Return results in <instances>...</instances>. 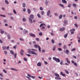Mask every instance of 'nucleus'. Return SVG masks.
Listing matches in <instances>:
<instances>
[{
	"label": "nucleus",
	"instance_id": "nucleus-15",
	"mask_svg": "<svg viewBox=\"0 0 80 80\" xmlns=\"http://www.w3.org/2000/svg\"><path fill=\"white\" fill-rule=\"evenodd\" d=\"M54 75L55 76H56V77H57L60 78V76H59V75L58 73H55L54 74Z\"/></svg>",
	"mask_w": 80,
	"mask_h": 80
},
{
	"label": "nucleus",
	"instance_id": "nucleus-47",
	"mask_svg": "<svg viewBox=\"0 0 80 80\" xmlns=\"http://www.w3.org/2000/svg\"><path fill=\"white\" fill-rule=\"evenodd\" d=\"M44 62L45 65L48 64V62H47V61H44Z\"/></svg>",
	"mask_w": 80,
	"mask_h": 80
},
{
	"label": "nucleus",
	"instance_id": "nucleus-51",
	"mask_svg": "<svg viewBox=\"0 0 80 80\" xmlns=\"http://www.w3.org/2000/svg\"><path fill=\"white\" fill-rule=\"evenodd\" d=\"M74 65H75V66H76V67L77 66V63L76 62H74L73 63Z\"/></svg>",
	"mask_w": 80,
	"mask_h": 80
},
{
	"label": "nucleus",
	"instance_id": "nucleus-61",
	"mask_svg": "<svg viewBox=\"0 0 80 80\" xmlns=\"http://www.w3.org/2000/svg\"><path fill=\"white\" fill-rule=\"evenodd\" d=\"M0 43H3V41L1 39H0Z\"/></svg>",
	"mask_w": 80,
	"mask_h": 80
},
{
	"label": "nucleus",
	"instance_id": "nucleus-29",
	"mask_svg": "<svg viewBox=\"0 0 80 80\" xmlns=\"http://www.w3.org/2000/svg\"><path fill=\"white\" fill-rule=\"evenodd\" d=\"M51 42H52V44H54V43H55V41H54V40L52 39L51 40Z\"/></svg>",
	"mask_w": 80,
	"mask_h": 80
},
{
	"label": "nucleus",
	"instance_id": "nucleus-4",
	"mask_svg": "<svg viewBox=\"0 0 80 80\" xmlns=\"http://www.w3.org/2000/svg\"><path fill=\"white\" fill-rule=\"evenodd\" d=\"M34 47L35 48H38V49L39 50V52H41V47H40V46H38V45H37V44H35L34 45Z\"/></svg>",
	"mask_w": 80,
	"mask_h": 80
},
{
	"label": "nucleus",
	"instance_id": "nucleus-59",
	"mask_svg": "<svg viewBox=\"0 0 80 80\" xmlns=\"http://www.w3.org/2000/svg\"><path fill=\"white\" fill-rule=\"evenodd\" d=\"M74 26L76 27H78V25L77 24H75Z\"/></svg>",
	"mask_w": 80,
	"mask_h": 80
},
{
	"label": "nucleus",
	"instance_id": "nucleus-39",
	"mask_svg": "<svg viewBox=\"0 0 80 80\" xmlns=\"http://www.w3.org/2000/svg\"><path fill=\"white\" fill-rule=\"evenodd\" d=\"M42 35L43 33H42V32H40L39 33V35H40V36H42Z\"/></svg>",
	"mask_w": 80,
	"mask_h": 80
},
{
	"label": "nucleus",
	"instance_id": "nucleus-36",
	"mask_svg": "<svg viewBox=\"0 0 80 80\" xmlns=\"http://www.w3.org/2000/svg\"><path fill=\"white\" fill-rule=\"evenodd\" d=\"M76 50V49L75 48H74L73 49H72L71 50L72 52H74V51H75V50Z\"/></svg>",
	"mask_w": 80,
	"mask_h": 80
},
{
	"label": "nucleus",
	"instance_id": "nucleus-26",
	"mask_svg": "<svg viewBox=\"0 0 80 80\" xmlns=\"http://www.w3.org/2000/svg\"><path fill=\"white\" fill-rule=\"evenodd\" d=\"M73 6L75 8L77 7V4H76L74 3L73 4Z\"/></svg>",
	"mask_w": 80,
	"mask_h": 80
},
{
	"label": "nucleus",
	"instance_id": "nucleus-42",
	"mask_svg": "<svg viewBox=\"0 0 80 80\" xmlns=\"http://www.w3.org/2000/svg\"><path fill=\"white\" fill-rule=\"evenodd\" d=\"M75 31V29L74 28L70 30V32H72V31Z\"/></svg>",
	"mask_w": 80,
	"mask_h": 80
},
{
	"label": "nucleus",
	"instance_id": "nucleus-13",
	"mask_svg": "<svg viewBox=\"0 0 80 80\" xmlns=\"http://www.w3.org/2000/svg\"><path fill=\"white\" fill-rule=\"evenodd\" d=\"M11 70H13V71H18V70L17 69H15L13 68H11Z\"/></svg>",
	"mask_w": 80,
	"mask_h": 80
},
{
	"label": "nucleus",
	"instance_id": "nucleus-38",
	"mask_svg": "<svg viewBox=\"0 0 80 80\" xmlns=\"http://www.w3.org/2000/svg\"><path fill=\"white\" fill-rule=\"evenodd\" d=\"M58 50L59 51H62V49L61 48H58Z\"/></svg>",
	"mask_w": 80,
	"mask_h": 80
},
{
	"label": "nucleus",
	"instance_id": "nucleus-57",
	"mask_svg": "<svg viewBox=\"0 0 80 80\" xmlns=\"http://www.w3.org/2000/svg\"><path fill=\"white\" fill-rule=\"evenodd\" d=\"M41 29H42V30H44L45 29V27L42 26L41 28Z\"/></svg>",
	"mask_w": 80,
	"mask_h": 80
},
{
	"label": "nucleus",
	"instance_id": "nucleus-12",
	"mask_svg": "<svg viewBox=\"0 0 80 80\" xmlns=\"http://www.w3.org/2000/svg\"><path fill=\"white\" fill-rule=\"evenodd\" d=\"M62 2L65 4H66L67 3V2L66 0H62Z\"/></svg>",
	"mask_w": 80,
	"mask_h": 80
},
{
	"label": "nucleus",
	"instance_id": "nucleus-45",
	"mask_svg": "<svg viewBox=\"0 0 80 80\" xmlns=\"http://www.w3.org/2000/svg\"><path fill=\"white\" fill-rule=\"evenodd\" d=\"M33 10L34 11H37V9L35 8H34L33 9Z\"/></svg>",
	"mask_w": 80,
	"mask_h": 80
},
{
	"label": "nucleus",
	"instance_id": "nucleus-58",
	"mask_svg": "<svg viewBox=\"0 0 80 80\" xmlns=\"http://www.w3.org/2000/svg\"><path fill=\"white\" fill-rule=\"evenodd\" d=\"M36 40H37V41H39V38H36Z\"/></svg>",
	"mask_w": 80,
	"mask_h": 80
},
{
	"label": "nucleus",
	"instance_id": "nucleus-52",
	"mask_svg": "<svg viewBox=\"0 0 80 80\" xmlns=\"http://www.w3.org/2000/svg\"><path fill=\"white\" fill-rule=\"evenodd\" d=\"M3 71L4 72H5V73H7V71H6V70H5L3 69Z\"/></svg>",
	"mask_w": 80,
	"mask_h": 80
},
{
	"label": "nucleus",
	"instance_id": "nucleus-1",
	"mask_svg": "<svg viewBox=\"0 0 80 80\" xmlns=\"http://www.w3.org/2000/svg\"><path fill=\"white\" fill-rule=\"evenodd\" d=\"M31 50H32V51H31V53H32V54L35 55H37V53L34 52H37V50L34 49H32Z\"/></svg>",
	"mask_w": 80,
	"mask_h": 80
},
{
	"label": "nucleus",
	"instance_id": "nucleus-5",
	"mask_svg": "<svg viewBox=\"0 0 80 80\" xmlns=\"http://www.w3.org/2000/svg\"><path fill=\"white\" fill-rule=\"evenodd\" d=\"M64 24H63V26H66V25L68 24V21L65 20L63 22Z\"/></svg>",
	"mask_w": 80,
	"mask_h": 80
},
{
	"label": "nucleus",
	"instance_id": "nucleus-49",
	"mask_svg": "<svg viewBox=\"0 0 80 80\" xmlns=\"http://www.w3.org/2000/svg\"><path fill=\"white\" fill-rule=\"evenodd\" d=\"M3 21H4V23H6V22H7V20L6 19L4 20Z\"/></svg>",
	"mask_w": 80,
	"mask_h": 80
},
{
	"label": "nucleus",
	"instance_id": "nucleus-48",
	"mask_svg": "<svg viewBox=\"0 0 80 80\" xmlns=\"http://www.w3.org/2000/svg\"><path fill=\"white\" fill-rule=\"evenodd\" d=\"M22 21H23V22H25V21H26V19L25 18H23Z\"/></svg>",
	"mask_w": 80,
	"mask_h": 80
},
{
	"label": "nucleus",
	"instance_id": "nucleus-28",
	"mask_svg": "<svg viewBox=\"0 0 80 80\" xmlns=\"http://www.w3.org/2000/svg\"><path fill=\"white\" fill-rule=\"evenodd\" d=\"M7 37L8 39H10V38H11V37H10V36L9 35V34L8 35Z\"/></svg>",
	"mask_w": 80,
	"mask_h": 80
},
{
	"label": "nucleus",
	"instance_id": "nucleus-41",
	"mask_svg": "<svg viewBox=\"0 0 80 80\" xmlns=\"http://www.w3.org/2000/svg\"><path fill=\"white\" fill-rule=\"evenodd\" d=\"M62 15L61 14L59 16V18L60 19H61V18H62Z\"/></svg>",
	"mask_w": 80,
	"mask_h": 80
},
{
	"label": "nucleus",
	"instance_id": "nucleus-34",
	"mask_svg": "<svg viewBox=\"0 0 80 80\" xmlns=\"http://www.w3.org/2000/svg\"><path fill=\"white\" fill-rule=\"evenodd\" d=\"M19 39L20 41H24V39H23L22 38H20Z\"/></svg>",
	"mask_w": 80,
	"mask_h": 80
},
{
	"label": "nucleus",
	"instance_id": "nucleus-31",
	"mask_svg": "<svg viewBox=\"0 0 80 80\" xmlns=\"http://www.w3.org/2000/svg\"><path fill=\"white\" fill-rule=\"evenodd\" d=\"M65 71L66 73H67V74H69V72H68V71L67 70H65Z\"/></svg>",
	"mask_w": 80,
	"mask_h": 80
},
{
	"label": "nucleus",
	"instance_id": "nucleus-2",
	"mask_svg": "<svg viewBox=\"0 0 80 80\" xmlns=\"http://www.w3.org/2000/svg\"><path fill=\"white\" fill-rule=\"evenodd\" d=\"M33 19V15H31L30 16V17L29 18V21L30 23H33L32 19Z\"/></svg>",
	"mask_w": 80,
	"mask_h": 80
},
{
	"label": "nucleus",
	"instance_id": "nucleus-3",
	"mask_svg": "<svg viewBox=\"0 0 80 80\" xmlns=\"http://www.w3.org/2000/svg\"><path fill=\"white\" fill-rule=\"evenodd\" d=\"M52 59L53 60H54V61H55L56 62H57V63H59V62H60V60L58 58H56L55 57H53L52 58Z\"/></svg>",
	"mask_w": 80,
	"mask_h": 80
},
{
	"label": "nucleus",
	"instance_id": "nucleus-23",
	"mask_svg": "<svg viewBox=\"0 0 80 80\" xmlns=\"http://www.w3.org/2000/svg\"><path fill=\"white\" fill-rule=\"evenodd\" d=\"M63 48L64 49H67V46H66V45H64L63 46Z\"/></svg>",
	"mask_w": 80,
	"mask_h": 80
},
{
	"label": "nucleus",
	"instance_id": "nucleus-27",
	"mask_svg": "<svg viewBox=\"0 0 80 80\" xmlns=\"http://www.w3.org/2000/svg\"><path fill=\"white\" fill-rule=\"evenodd\" d=\"M45 26V23H42L40 25V27H42V26Z\"/></svg>",
	"mask_w": 80,
	"mask_h": 80
},
{
	"label": "nucleus",
	"instance_id": "nucleus-54",
	"mask_svg": "<svg viewBox=\"0 0 80 80\" xmlns=\"http://www.w3.org/2000/svg\"><path fill=\"white\" fill-rule=\"evenodd\" d=\"M23 12H26V9H25V8H24L23 9Z\"/></svg>",
	"mask_w": 80,
	"mask_h": 80
},
{
	"label": "nucleus",
	"instance_id": "nucleus-9",
	"mask_svg": "<svg viewBox=\"0 0 80 80\" xmlns=\"http://www.w3.org/2000/svg\"><path fill=\"white\" fill-rule=\"evenodd\" d=\"M64 52L66 54H68V53H69V50H66V51H64Z\"/></svg>",
	"mask_w": 80,
	"mask_h": 80
},
{
	"label": "nucleus",
	"instance_id": "nucleus-18",
	"mask_svg": "<svg viewBox=\"0 0 80 80\" xmlns=\"http://www.w3.org/2000/svg\"><path fill=\"white\" fill-rule=\"evenodd\" d=\"M31 10L30 9H28V14H30V12Z\"/></svg>",
	"mask_w": 80,
	"mask_h": 80
},
{
	"label": "nucleus",
	"instance_id": "nucleus-37",
	"mask_svg": "<svg viewBox=\"0 0 80 80\" xmlns=\"http://www.w3.org/2000/svg\"><path fill=\"white\" fill-rule=\"evenodd\" d=\"M13 12L14 14H17V12L15 9L13 10Z\"/></svg>",
	"mask_w": 80,
	"mask_h": 80
},
{
	"label": "nucleus",
	"instance_id": "nucleus-46",
	"mask_svg": "<svg viewBox=\"0 0 80 80\" xmlns=\"http://www.w3.org/2000/svg\"><path fill=\"white\" fill-rule=\"evenodd\" d=\"M25 55H27L28 57H30V56H31V55H30V54H27V53H25Z\"/></svg>",
	"mask_w": 80,
	"mask_h": 80
},
{
	"label": "nucleus",
	"instance_id": "nucleus-11",
	"mask_svg": "<svg viewBox=\"0 0 80 80\" xmlns=\"http://www.w3.org/2000/svg\"><path fill=\"white\" fill-rule=\"evenodd\" d=\"M23 52V53H24V51L22 50H21V52H20V54L21 55H23V52Z\"/></svg>",
	"mask_w": 80,
	"mask_h": 80
},
{
	"label": "nucleus",
	"instance_id": "nucleus-17",
	"mask_svg": "<svg viewBox=\"0 0 80 80\" xmlns=\"http://www.w3.org/2000/svg\"><path fill=\"white\" fill-rule=\"evenodd\" d=\"M66 59L68 63H70V61H68V58H66Z\"/></svg>",
	"mask_w": 80,
	"mask_h": 80
},
{
	"label": "nucleus",
	"instance_id": "nucleus-53",
	"mask_svg": "<svg viewBox=\"0 0 80 80\" xmlns=\"http://www.w3.org/2000/svg\"><path fill=\"white\" fill-rule=\"evenodd\" d=\"M27 75L28 77H32V76L29 74H27Z\"/></svg>",
	"mask_w": 80,
	"mask_h": 80
},
{
	"label": "nucleus",
	"instance_id": "nucleus-50",
	"mask_svg": "<svg viewBox=\"0 0 80 80\" xmlns=\"http://www.w3.org/2000/svg\"><path fill=\"white\" fill-rule=\"evenodd\" d=\"M14 58H17V53H15L14 55Z\"/></svg>",
	"mask_w": 80,
	"mask_h": 80
},
{
	"label": "nucleus",
	"instance_id": "nucleus-22",
	"mask_svg": "<svg viewBox=\"0 0 80 80\" xmlns=\"http://www.w3.org/2000/svg\"><path fill=\"white\" fill-rule=\"evenodd\" d=\"M49 3V1H45V4H46V5H48Z\"/></svg>",
	"mask_w": 80,
	"mask_h": 80
},
{
	"label": "nucleus",
	"instance_id": "nucleus-10",
	"mask_svg": "<svg viewBox=\"0 0 80 80\" xmlns=\"http://www.w3.org/2000/svg\"><path fill=\"white\" fill-rule=\"evenodd\" d=\"M37 65L38 67H40L42 65V63L40 62H39L37 64Z\"/></svg>",
	"mask_w": 80,
	"mask_h": 80
},
{
	"label": "nucleus",
	"instance_id": "nucleus-40",
	"mask_svg": "<svg viewBox=\"0 0 80 80\" xmlns=\"http://www.w3.org/2000/svg\"><path fill=\"white\" fill-rule=\"evenodd\" d=\"M0 17H6V16L5 15H2L1 14H0Z\"/></svg>",
	"mask_w": 80,
	"mask_h": 80
},
{
	"label": "nucleus",
	"instance_id": "nucleus-43",
	"mask_svg": "<svg viewBox=\"0 0 80 80\" xmlns=\"http://www.w3.org/2000/svg\"><path fill=\"white\" fill-rule=\"evenodd\" d=\"M23 60H24V61H26H26H27V59L26 58H24Z\"/></svg>",
	"mask_w": 80,
	"mask_h": 80
},
{
	"label": "nucleus",
	"instance_id": "nucleus-30",
	"mask_svg": "<svg viewBox=\"0 0 80 80\" xmlns=\"http://www.w3.org/2000/svg\"><path fill=\"white\" fill-rule=\"evenodd\" d=\"M67 36H68V33H66L64 36V38H67Z\"/></svg>",
	"mask_w": 80,
	"mask_h": 80
},
{
	"label": "nucleus",
	"instance_id": "nucleus-20",
	"mask_svg": "<svg viewBox=\"0 0 80 80\" xmlns=\"http://www.w3.org/2000/svg\"><path fill=\"white\" fill-rule=\"evenodd\" d=\"M56 49V46H54L52 50L53 51H55V50Z\"/></svg>",
	"mask_w": 80,
	"mask_h": 80
},
{
	"label": "nucleus",
	"instance_id": "nucleus-19",
	"mask_svg": "<svg viewBox=\"0 0 80 80\" xmlns=\"http://www.w3.org/2000/svg\"><path fill=\"white\" fill-rule=\"evenodd\" d=\"M55 79H56V80H61V78H59L58 77H55Z\"/></svg>",
	"mask_w": 80,
	"mask_h": 80
},
{
	"label": "nucleus",
	"instance_id": "nucleus-6",
	"mask_svg": "<svg viewBox=\"0 0 80 80\" xmlns=\"http://www.w3.org/2000/svg\"><path fill=\"white\" fill-rule=\"evenodd\" d=\"M29 35L31 37H36V36L35 34L31 33H29Z\"/></svg>",
	"mask_w": 80,
	"mask_h": 80
},
{
	"label": "nucleus",
	"instance_id": "nucleus-64",
	"mask_svg": "<svg viewBox=\"0 0 80 80\" xmlns=\"http://www.w3.org/2000/svg\"><path fill=\"white\" fill-rule=\"evenodd\" d=\"M10 18L11 20H13V17H10Z\"/></svg>",
	"mask_w": 80,
	"mask_h": 80
},
{
	"label": "nucleus",
	"instance_id": "nucleus-14",
	"mask_svg": "<svg viewBox=\"0 0 80 80\" xmlns=\"http://www.w3.org/2000/svg\"><path fill=\"white\" fill-rule=\"evenodd\" d=\"M10 53L12 55H14V52H13V50H10Z\"/></svg>",
	"mask_w": 80,
	"mask_h": 80
},
{
	"label": "nucleus",
	"instance_id": "nucleus-16",
	"mask_svg": "<svg viewBox=\"0 0 80 80\" xmlns=\"http://www.w3.org/2000/svg\"><path fill=\"white\" fill-rule=\"evenodd\" d=\"M50 10L48 11L47 12V16H48L50 15Z\"/></svg>",
	"mask_w": 80,
	"mask_h": 80
},
{
	"label": "nucleus",
	"instance_id": "nucleus-32",
	"mask_svg": "<svg viewBox=\"0 0 80 80\" xmlns=\"http://www.w3.org/2000/svg\"><path fill=\"white\" fill-rule=\"evenodd\" d=\"M26 6V4H25V3H23L22 4V7H23V8H25V6Z\"/></svg>",
	"mask_w": 80,
	"mask_h": 80
},
{
	"label": "nucleus",
	"instance_id": "nucleus-24",
	"mask_svg": "<svg viewBox=\"0 0 80 80\" xmlns=\"http://www.w3.org/2000/svg\"><path fill=\"white\" fill-rule=\"evenodd\" d=\"M59 6H60L62 7H63V8H64V6L63 5V4H59Z\"/></svg>",
	"mask_w": 80,
	"mask_h": 80
},
{
	"label": "nucleus",
	"instance_id": "nucleus-56",
	"mask_svg": "<svg viewBox=\"0 0 80 80\" xmlns=\"http://www.w3.org/2000/svg\"><path fill=\"white\" fill-rule=\"evenodd\" d=\"M28 51L29 53H30V52H31V51L30 50V49H28Z\"/></svg>",
	"mask_w": 80,
	"mask_h": 80
},
{
	"label": "nucleus",
	"instance_id": "nucleus-62",
	"mask_svg": "<svg viewBox=\"0 0 80 80\" xmlns=\"http://www.w3.org/2000/svg\"><path fill=\"white\" fill-rule=\"evenodd\" d=\"M51 35H52V36H53V35H54V33H53V32H51Z\"/></svg>",
	"mask_w": 80,
	"mask_h": 80
},
{
	"label": "nucleus",
	"instance_id": "nucleus-35",
	"mask_svg": "<svg viewBox=\"0 0 80 80\" xmlns=\"http://www.w3.org/2000/svg\"><path fill=\"white\" fill-rule=\"evenodd\" d=\"M37 16L38 17V18H41V16H40V15L39 14H38L37 15Z\"/></svg>",
	"mask_w": 80,
	"mask_h": 80
},
{
	"label": "nucleus",
	"instance_id": "nucleus-63",
	"mask_svg": "<svg viewBox=\"0 0 80 80\" xmlns=\"http://www.w3.org/2000/svg\"><path fill=\"white\" fill-rule=\"evenodd\" d=\"M41 14L42 15H44V12L43 11H42L41 12Z\"/></svg>",
	"mask_w": 80,
	"mask_h": 80
},
{
	"label": "nucleus",
	"instance_id": "nucleus-21",
	"mask_svg": "<svg viewBox=\"0 0 80 80\" xmlns=\"http://www.w3.org/2000/svg\"><path fill=\"white\" fill-rule=\"evenodd\" d=\"M5 2L6 3V4H7V5H8V4H9V3L8 2V0H5Z\"/></svg>",
	"mask_w": 80,
	"mask_h": 80
},
{
	"label": "nucleus",
	"instance_id": "nucleus-60",
	"mask_svg": "<svg viewBox=\"0 0 80 80\" xmlns=\"http://www.w3.org/2000/svg\"><path fill=\"white\" fill-rule=\"evenodd\" d=\"M68 7H69V8H70V7H71V4H69V5H68Z\"/></svg>",
	"mask_w": 80,
	"mask_h": 80
},
{
	"label": "nucleus",
	"instance_id": "nucleus-25",
	"mask_svg": "<svg viewBox=\"0 0 80 80\" xmlns=\"http://www.w3.org/2000/svg\"><path fill=\"white\" fill-rule=\"evenodd\" d=\"M0 30H1V33L2 34H3V33H4V31H3L2 30V29H0Z\"/></svg>",
	"mask_w": 80,
	"mask_h": 80
},
{
	"label": "nucleus",
	"instance_id": "nucleus-33",
	"mask_svg": "<svg viewBox=\"0 0 80 80\" xmlns=\"http://www.w3.org/2000/svg\"><path fill=\"white\" fill-rule=\"evenodd\" d=\"M63 60H62L60 62V65H63Z\"/></svg>",
	"mask_w": 80,
	"mask_h": 80
},
{
	"label": "nucleus",
	"instance_id": "nucleus-55",
	"mask_svg": "<svg viewBox=\"0 0 80 80\" xmlns=\"http://www.w3.org/2000/svg\"><path fill=\"white\" fill-rule=\"evenodd\" d=\"M40 10H43V8L42 7H40Z\"/></svg>",
	"mask_w": 80,
	"mask_h": 80
},
{
	"label": "nucleus",
	"instance_id": "nucleus-7",
	"mask_svg": "<svg viewBox=\"0 0 80 80\" xmlns=\"http://www.w3.org/2000/svg\"><path fill=\"white\" fill-rule=\"evenodd\" d=\"M23 33L24 34H26V33H28V31L25 29H24L23 30Z\"/></svg>",
	"mask_w": 80,
	"mask_h": 80
},
{
	"label": "nucleus",
	"instance_id": "nucleus-8",
	"mask_svg": "<svg viewBox=\"0 0 80 80\" xmlns=\"http://www.w3.org/2000/svg\"><path fill=\"white\" fill-rule=\"evenodd\" d=\"M65 28L64 27H63L61 28L60 29L59 31H60V32H62L65 30Z\"/></svg>",
	"mask_w": 80,
	"mask_h": 80
},
{
	"label": "nucleus",
	"instance_id": "nucleus-44",
	"mask_svg": "<svg viewBox=\"0 0 80 80\" xmlns=\"http://www.w3.org/2000/svg\"><path fill=\"white\" fill-rule=\"evenodd\" d=\"M2 48L3 50H5V49H6V47H5V46H3V47H2Z\"/></svg>",
	"mask_w": 80,
	"mask_h": 80
}]
</instances>
